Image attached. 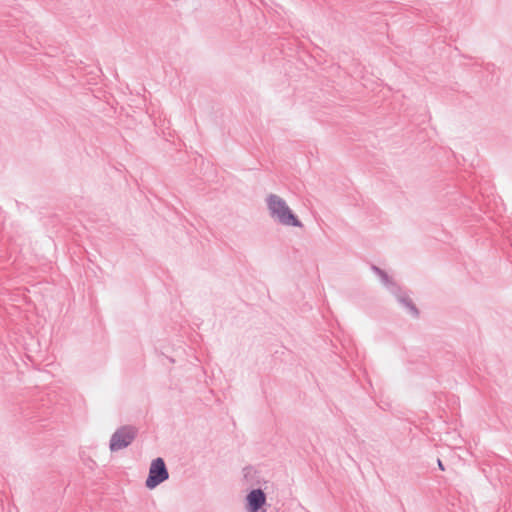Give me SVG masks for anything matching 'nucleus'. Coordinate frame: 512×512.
Segmentation results:
<instances>
[{
	"label": "nucleus",
	"instance_id": "1",
	"mask_svg": "<svg viewBox=\"0 0 512 512\" xmlns=\"http://www.w3.org/2000/svg\"><path fill=\"white\" fill-rule=\"evenodd\" d=\"M265 204L268 214L274 222L286 227H303L302 222L281 196L270 193L265 197Z\"/></svg>",
	"mask_w": 512,
	"mask_h": 512
},
{
	"label": "nucleus",
	"instance_id": "2",
	"mask_svg": "<svg viewBox=\"0 0 512 512\" xmlns=\"http://www.w3.org/2000/svg\"><path fill=\"white\" fill-rule=\"evenodd\" d=\"M137 429L126 425L118 428L111 436L109 448L111 452H117L128 447L135 439Z\"/></svg>",
	"mask_w": 512,
	"mask_h": 512
},
{
	"label": "nucleus",
	"instance_id": "3",
	"mask_svg": "<svg viewBox=\"0 0 512 512\" xmlns=\"http://www.w3.org/2000/svg\"><path fill=\"white\" fill-rule=\"evenodd\" d=\"M168 478L169 472L164 460L160 457L152 460L149 468V474L145 482L146 487L148 489H154Z\"/></svg>",
	"mask_w": 512,
	"mask_h": 512
},
{
	"label": "nucleus",
	"instance_id": "4",
	"mask_svg": "<svg viewBox=\"0 0 512 512\" xmlns=\"http://www.w3.org/2000/svg\"><path fill=\"white\" fill-rule=\"evenodd\" d=\"M267 498L260 488L252 489L245 497L246 512H267Z\"/></svg>",
	"mask_w": 512,
	"mask_h": 512
},
{
	"label": "nucleus",
	"instance_id": "5",
	"mask_svg": "<svg viewBox=\"0 0 512 512\" xmlns=\"http://www.w3.org/2000/svg\"><path fill=\"white\" fill-rule=\"evenodd\" d=\"M394 294L399 303H401L413 317H418V309L406 293L402 292L399 288Z\"/></svg>",
	"mask_w": 512,
	"mask_h": 512
},
{
	"label": "nucleus",
	"instance_id": "6",
	"mask_svg": "<svg viewBox=\"0 0 512 512\" xmlns=\"http://www.w3.org/2000/svg\"><path fill=\"white\" fill-rule=\"evenodd\" d=\"M372 270L380 277L382 283L387 286L392 293H396L399 288L395 285V283L390 279L385 271L378 268L377 266H372Z\"/></svg>",
	"mask_w": 512,
	"mask_h": 512
},
{
	"label": "nucleus",
	"instance_id": "7",
	"mask_svg": "<svg viewBox=\"0 0 512 512\" xmlns=\"http://www.w3.org/2000/svg\"><path fill=\"white\" fill-rule=\"evenodd\" d=\"M244 472H245V474H244V475H245V477H247V476H248V474L251 472V469H248V468H247V469H245V470H244Z\"/></svg>",
	"mask_w": 512,
	"mask_h": 512
},
{
	"label": "nucleus",
	"instance_id": "8",
	"mask_svg": "<svg viewBox=\"0 0 512 512\" xmlns=\"http://www.w3.org/2000/svg\"><path fill=\"white\" fill-rule=\"evenodd\" d=\"M438 464H439L440 469L444 470V468H443L442 463H441V461H440V460H438Z\"/></svg>",
	"mask_w": 512,
	"mask_h": 512
}]
</instances>
